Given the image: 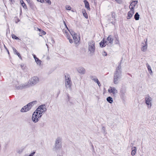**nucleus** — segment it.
I'll return each mask as SVG.
<instances>
[{
    "label": "nucleus",
    "mask_w": 156,
    "mask_h": 156,
    "mask_svg": "<svg viewBox=\"0 0 156 156\" xmlns=\"http://www.w3.org/2000/svg\"><path fill=\"white\" fill-rule=\"evenodd\" d=\"M121 61L122 60L119 62L118 66L116 68V71L114 74L113 82L115 84H116L118 83V81L121 78Z\"/></svg>",
    "instance_id": "1"
},
{
    "label": "nucleus",
    "mask_w": 156,
    "mask_h": 156,
    "mask_svg": "<svg viewBox=\"0 0 156 156\" xmlns=\"http://www.w3.org/2000/svg\"><path fill=\"white\" fill-rule=\"evenodd\" d=\"M95 43L93 40H90L88 42V50L91 56L94 55L95 51Z\"/></svg>",
    "instance_id": "2"
},
{
    "label": "nucleus",
    "mask_w": 156,
    "mask_h": 156,
    "mask_svg": "<svg viewBox=\"0 0 156 156\" xmlns=\"http://www.w3.org/2000/svg\"><path fill=\"white\" fill-rule=\"evenodd\" d=\"M42 115V113L38 111H36V110L33 114L32 117V120L34 123L37 122L39 120V119L41 117Z\"/></svg>",
    "instance_id": "3"
},
{
    "label": "nucleus",
    "mask_w": 156,
    "mask_h": 156,
    "mask_svg": "<svg viewBox=\"0 0 156 156\" xmlns=\"http://www.w3.org/2000/svg\"><path fill=\"white\" fill-rule=\"evenodd\" d=\"M65 85L67 88L70 90H71V85L72 83L70 79V76L69 75H65Z\"/></svg>",
    "instance_id": "4"
},
{
    "label": "nucleus",
    "mask_w": 156,
    "mask_h": 156,
    "mask_svg": "<svg viewBox=\"0 0 156 156\" xmlns=\"http://www.w3.org/2000/svg\"><path fill=\"white\" fill-rule=\"evenodd\" d=\"M39 78L37 76H34L30 79L28 82L30 87L32 86L39 82Z\"/></svg>",
    "instance_id": "5"
},
{
    "label": "nucleus",
    "mask_w": 156,
    "mask_h": 156,
    "mask_svg": "<svg viewBox=\"0 0 156 156\" xmlns=\"http://www.w3.org/2000/svg\"><path fill=\"white\" fill-rule=\"evenodd\" d=\"M38 111L42 114L47 111L46 105L45 104H42L39 106L36 109Z\"/></svg>",
    "instance_id": "6"
},
{
    "label": "nucleus",
    "mask_w": 156,
    "mask_h": 156,
    "mask_svg": "<svg viewBox=\"0 0 156 156\" xmlns=\"http://www.w3.org/2000/svg\"><path fill=\"white\" fill-rule=\"evenodd\" d=\"M152 98L148 95H147L145 98V102L146 104L148 105V108H151V101Z\"/></svg>",
    "instance_id": "7"
},
{
    "label": "nucleus",
    "mask_w": 156,
    "mask_h": 156,
    "mask_svg": "<svg viewBox=\"0 0 156 156\" xmlns=\"http://www.w3.org/2000/svg\"><path fill=\"white\" fill-rule=\"evenodd\" d=\"M30 87L28 83H23L20 86H16L15 87L17 90H22L23 89L26 88Z\"/></svg>",
    "instance_id": "8"
},
{
    "label": "nucleus",
    "mask_w": 156,
    "mask_h": 156,
    "mask_svg": "<svg viewBox=\"0 0 156 156\" xmlns=\"http://www.w3.org/2000/svg\"><path fill=\"white\" fill-rule=\"evenodd\" d=\"M108 91L110 93H112L113 94V96L114 97H116V94L118 93V90L115 88L110 87L109 89L108 90Z\"/></svg>",
    "instance_id": "9"
},
{
    "label": "nucleus",
    "mask_w": 156,
    "mask_h": 156,
    "mask_svg": "<svg viewBox=\"0 0 156 156\" xmlns=\"http://www.w3.org/2000/svg\"><path fill=\"white\" fill-rule=\"evenodd\" d=\"M61 139L58 137L56 139L55 142V146L56 149H58L61 147Z\"/></svg>",
    "instance_id": "10"
},
{
    "label": "nucleus",
    "mask_w": 156,
    "mask_h": 156,
    "mask_svg": "<svg viewBox=\"0 0 156 156\" xmlns=\"http://www.w3.org/2000/svg\"><path fill=\"white\" fill-rule=\"evenodd\" d=\"M141 45V51L144 52L146 51L147 49V39L146 40V41H144V42L142 43Z\"/></svg>",
    "instance_id": "11"
},
{
    "label": "nucleus",
    "mask_w": 156,
    "mask_h": 156,
    "mask_svg": "<svg viewBox=\"0 0 156 156\" xmlns=\"http://www.w3.org/2000/svg\"><path fill=\"white\" fill-rule=\"evenodd\" d=\"M29 104L25 106H23L21 109L20 112H27L30 110V107Z\"/></svg>",
    "instance_id": "12"
},
{
    "label": "nucleus",
    "mask_w": 156,
    "mask_h": 156,
    "mask_svg": "<svg viewBox=\"0 0 156 156\" xmlns=\"http://www.w3.org/2000/svg\"><path fill=\"white\" fill-rule=\"evenodd\" d=\"M77 70L81 74H83L85 73V69L82 67H78Z\"/></svg>",
    "instance_id": "13"
},
{
    "label": "nucleus",
    "mask_w": 156,
    "mask_h": 156,
    "mask_svg": "<svg viewBox=\"0 0 156 156\" xmlns=\"http://www.w3.org/2000/svg\"><path fill=\"white\" fill-rule=\"evenodd\" d=\"M126 93V89L124 88H121L120 89V97L121 98L123 99L125 96Z\"/></svg>",
    "instance_id": "14"
},
{
    "label": "nucleus",
    "mask_w": 156,
    "mask_h": 156,
    "mask_svg": "<svg viewBox=\"0 0 156 156\" xmlns=\"http://www.w3.org/2000/svg\"><path fill=\"white\" fill-rule=\"evenodd\" d=\"M136 4V1H135L133 2L130 4L129 8L132 11H134V8Z\"/></svg>",
    "instance_id": "15"
},
{
    "label": "nucleus",
    "mask_w": 156,
    "mask_h": 156,
    "mask_svg": "<svg viewBox=\"0 0 156 156\" xmlns=\"http://www.w3.org/2000/svg\"><path fill=\"white\" fill-rule=\"evenodd\" d=\"M107 43V41L103 39L99 43L100 47L101 48L104 47L105 46V43Z\"/></svg>",
    "instance_id": "16"
},
{
    "label": "nucleus",
    "mask_w": 156,
    "mask_h": 156,
    "mask_svg": "<svg viewBox=\"0 0 156 156\" xmlns=\"http://www.w3.org/2000/svg\"><path fill=\"white\" fill-rule=\"evenodd\" d=\"M134 13V11L131 10L128 13V16H127V19H130Z\"/></svg>",
    "instance_id": "17"
},
{
    "label": "nucleus",
    "mask_w": 156,
    "mask_h": 156,
    "mask_svg": "<svg viewBox=\"0 0 156 156\" xmlns=\"http://www.w3.org/2000/svg\"><path fill=\"white\" fill-rule=\"evenodd\" d=\"M83 2L85 4V8L88 9H90V5L88 2L87 0H84Z\"/></svg>",
    "instance_id": "18"
},
{
    "label": "nucleus",
    "mask_w": 156,
    "mask_h": 156,
    "mask_svg": "<svg viewBox=\"0 0 156 156\" xmlns=\"http://www.w3.org/2000/svg\"><path fill=\"white\" fill-rule=\"evenodd\" d=\"M107 41H108L109 43L110 44H112L113 42V39L112 37V36L110 35L107 38Z\"/></svg>",
    "instance_id": "19"
},
{
    "label": "nucleus",
    "mask_w": 156,
    "mask_h": 156,
    "mask_svg": "<svg viewBox=\"0 0 156 156\" xmlns=\"http://www.w3.org/2000/svg\"><path fill=\"white\" fill-rule=\"evenodd\" d=\"M70 34L72 36L73 38H75V36L77 35V34L75 32H74L73 30H69V29L68 30Z\"/></svg>",
    "instance_id": "20"
},
{
    "label": "nucleus",
    "mask_w": 156,
    "mask_h": 156,
    "mask_svg": "<svg viewBox=\"0 0 156 156\" xmlns=\"http://www.w3.org/2000/svg\"><path fill=\"white\" fill-rule=\"evenodd\" d=\"M13 50L15 54H16L20 59H22V58L20 54L18 53L17 50L14 48H13Z\"/></svg>",
    "instance_id": "21"
},
{
    "label": "nucleus",
    "mask_w": 156,
    "mask_h": 156,
    "mask_svg": "<svg viewBox=\"0 0 156 156\" xmlns=\"http://www.w3.org/2000/svg\"><path fill=\"white\" fill-rule=\"evenodd\" d=\"M37 102L36 101H34L29 103L27 105H29V106H30V109H31L32 107L34 105L36 104L37 103Z\"/></svg>",
    "instance_id": "22"
},
{
    "label": "nucleus",
    "mask_w": 156,
    "mask_h": 156,
    "mask_svg": "<svg viewBox=\"0 0 156 156\" xmlns=\"http://www.w3.org/2000/svg\"><path fill=\"white\" fill-rule=\"evenodd\" d=\"M106 100L110 104H112L113 102V100L112 98L110 96L108 97Z\"/></svg>",
    "instance_id": "23"
},
{
    "label": "nucleus",
    "mask_w": 156,
    "mask_h": 156,
    "mask_svg": "<svg viewBox=\"0 0 156 156\" xmlns=\"http://www.w3.org/2000/svg\"><path fill=\"white\" fill-rule=\"evenodd\" d=\"M136 150V147H134L132 148V151H131V154L132 156H133L135 154Z\"/></svg>",
    "instance_id": "24"
},
{
    "label": "nucleus",
    "mask_w": 156,
    "mask_h": 156,
    "mask_svg": "<svg viewBox=\"0 0 156 156\" xmlns=\"http://www.w3.org/2000/svg\"><path fill=\"white\" fill-rule=\"evenodd\" d=\"M147 66L148 70L150 74V75H152V71L151 67L147 63Z\"/></svg>",
    "instance_id": "25"
},
{
    "label": "nucleus",
    "mask_w": 156,
    "mask_h": 156,
    "mask_svg": "<svg viewBox=\"0 0 156 156\" xmlns=\"http://www.w3.org/2000/svg\"><path fill=\"white\" fill-rule=\"evenodd\" d=\"M73 40H74V43L76 44H78L80 40V37H79V38L77 37L76 36H75V38H73Z\"/></svg>",
    "instance_id": "26"
},
{
    "label": "nucleus",
    "mask_w": 156,
    "mask_h": 156,
    "mask_svg": "<svg viewBox=\"0 0 156 156\" xmlns=\"http://www.w3.org/2000/svg\"><path fill=\"white\" fill-rule=\"evenodd\" d=\"M20 3L22 5L25 9H27V6L26 4L24 3L23 1L22 0L20 1Z\"/></svg>",
    "instance_id": "27"
},
{
    "label": "nucleus",
    "mask_w": 156,
    "mask_h": 156,
    "mask_svg": "<svg viewBox=\"0 0 156 156\" xmlns=\"http://www.w3.org/2000/svg\"><path fill=\"white\" fill-rule=\"evenodd\" d=\"M82 12L84 16L86 19L88 18V16L86 12V11L85 10L83 11V10H82Z\"/></svg>",
    "instance_id": "28"
},
{
    "label": "nucleus",
    "mask_w": 156,
    "mask_h": 156,
    "mask_svg": "<svg viewBox=\"0 0 156 156\" xmlns=\"http://www.w3.org/2000/svg\"><path fill=\"white\" fill-rule=\"evenodd\" d=\"M90 78L92 80H93L96 83L97 82V81H98V79L96 76H91Z\"/></svg>",
    "instance_id": "29"
},
{
    "label": "nucleus",
    "mask_w": 156,
    "mask_h": 156,
    "mask_svg": "<svg viewBox=\"0 0 156 156\" xmlns=\"http://www.w3.org/2000/svg\"><path fill=\"white\" fill-rule=\"evenodd\" d=\"M24 149V148L23 147H22L20 149L18 150L17 151V152L19 154H21L22 152L23 151Z\"/></svg>",
    "instance_id": "30"
},
{
    "label": "nucleus",
    "mask_w": 156,
    "mask_h": 156,
    "mask_svg": "<svg viewBox=\"0 0 156 156\" xmlns=\"http://www.w3.org/2000/svg\"><path fill=\"white\" fill-rule=\"evenodd\" d=\"M35 61L38 65H41V61L38 58L35 60Z\"/></svg>",
    "instance_id": "31"
},
{
    "label": "nucleus",
    "mask_w": 156,
    "mask_h": 156,
    "mask_svg": "<svg viewBox=\"0 0 156 156\" xmlns=\"http://www.w3.org/2000/svg\"><path fill=\"white\" fill-rule=\"evenodd\" d=\"M12 38L13 39H14L16 40H17L19 39V38L18 37H17L14 34H12Z\"/></svg>",
    "instance_id": "32"
},
{
    "label": "nucleus",
    "mask_w": 156,
    "mask_h": 156,
    "mask_svg": "<svg viewBox=\"0 0 156 156\" xmlns=\"http://www.w3.org/2000/svg\"><path fill=\"white\" fill-rule=\"evenodd\" d=\"M40 34H41V35H40V36H41L42 35H45L46 34V33L44 31V30H42L41 31V32H40Z\"/></svg>",
    "instance_id": "33"
},
{
    "label": "nucleus",
    "mask_w": 156,
    "mask_h": 156,
    "mask_svg": "<svg viewBox=\"0 0 156 156\" xmlns=\"http://www.w3.org/2000/svg\"><path fill=\"white\" fill-rule=\"evenodd\" d=\"M66 9L67 10H70L71 9V7L69 5H67L66 6Z\"/></svg>",
    "instance_id": "34"
},
{
    "label": "nucleus",
    "mask_w": 156,
    "mask_h": 156,
    "mask_svg": "<svg viewBox=\"0 0 156 156\" xmlns=\"http://www.w3.org/2000/svg\"><path fill=\"white\" fill-rule=\"evenodd\" d=\"M46 2L50 5L51 4V2L50 0H44V2Z\"/></svg>",
    "instance_id": "35"
},
{
    "label": "nucleus",
    "mask_w": 156,
    "mask_h": 156,
    "mask_svg": "<svg viewBox=\"0 0 156 156\" xmlns=\"http://www.w3.org/2000/svg\"><path fill=\"white\" fill-rule=\"evenodd\" d=\"M102 55L104 56H106L107 55V54L106 52L104 51L102 53Z\"/></svg>",
    "instance_id": "36"
},
{
    "label": "nucleus",
    "mask_w": 156,
    "mask_h": 156,
    "mask_svg": "<svg viewBox=\"0 0 156 156\" xmlns=\"http://www.w3.org/2000/svg\"><path fill=\"white\" fill-rule=\"evenodd\" d=\"M102 130L103 131V133H106L105 131V128L104 126H103L102 128Z\"/></svg>",
    "instance_id": "37"
},
{
    "label": "nucleus",
    "mask_w": 156,
    "mask_h": 156,
    "mask_svg": "<svg viewBox=\"0 0 156 156\" xmlns=\"http://www.w3.org/2000/svg\"><path fill=\"white\" fill-rule=\"evenodd\" d=\"M35 152L34 151L33 152L31 153L29 155L27 156H33L34 154H35Z\"/></svg>",
    "instance_id": "38"
},
{
    "label": "nucleus",
    "mask_w": 156,
    "mask_h": 156,
    "mask_svg": "<svg viewBox=\"0 0 156 156\" xmlns=\"http://www.w3.org/2000/svg\"><path fill=\"white\" fill-rule=\"evenodd\" d=\"M4 47L6 49V50L7 51L8 54L9 55V51L8 49V48H6V47L5 46V45H4Z\"/></svg>",
    "instance_id": "39"
},
{
    "label": "nucleus",
    "mask_w": 156,
    "mask_h": 156,
    "mask_svg": "<svg viewBox=\"0 0 156 156\" xmlns=\"http://www.w3.org/2000/svg\"><path fill=\"white\" fill-rule=\"evenodd\" d=\"M37 2L43 3L44 2V0H37Z\"/></svg>",
    "instance_id": "40"
},
{
    "label": "nucleus",
    "mask_w": 156,
    "mask_h": 156,
    "mask_svg": "<svg viewBox=\"0 0 156 156\" xmlns=\"http://www.w3.org/2000/svg\"><path fill=\"white\" fill-rule=\"evenodd\" d=\"M67 97H68V101H69L70 100V96L68 94H67Z\"/></svg>",
    "instance_id": "41"
},
{
    "label": "nucleus",
    "mask_w": 156,
    "mask_h": 156,
    "mask_svg": "<svg viewBox=\"0 0 156 156\" xmlns=\"http://www.w3.org/2000/svg\"><path fill=\"white\" fill-rule=\"evenodd\" d=\"M63 23H64V25H65V27H66V28H67V29L68 30H69V29H68V27H67V25H66V23L64 21H63Z\"/></svg>",
    "instance_id": "42"
},
{
    "label": "nucleus",
    "mask_w": 156,
    "mask_h": 156,
    "mask_svg": "<svg viewBox=\"0 0 156 156\" xmlns=\"http://www.w3.org/2000/svg\"><path fill=\"white\" fill-rule=\"evenodd\" d=\"M66 37L68 40L70 38L69 35V34H66Z\"/></svg>",
    "instance_id": "43"
},
{
    "label": "nucleus",
    "mask_w": 156,
    "mask_h": 156,
    "mask_svg": "<svg viewBox=\"0 0 156 156\" xmlns=\"http://www.w3.org/2000/svg\"><path fill=\"white\" fill-rule=\"evenodd\" d=\"M69 40V42L70 43H72L73 42V41L72 39L70 38V39Z\"/></svg>",
    "instance_id": "44"
},
{
    "label": "nucleus",
    "mask_w": 156,
    "mask_h": 156,
    "mask_svg": "<svg viewBox=\"0 0 156 156\" xmlns=\"http://www.w3.org/2000/svg\"><path fill=\"white\" fill-rule=\"evenodd\" d=\"M33 57L34 58V59L35 60L36 59H37V57L36 55H34V54H33Z\"/></svg>",
    "instance_id": "45"
},
{
    "label": "nucleus",
    "mask_w": 156,
    "mask_h": 156,
    "mask_svg": "<svg viewBox=\"0 0 156 156\" xmlns=\"http://www.w3.org/2000/svg\"><path fill=\"white\" fill-rule=\"evenodd\" d=\"M97 84H98V86H99V87H100L101 86V84L99 82V81H97Z\"/></svg>",
    "instance_id": "46"
},
{
    "label": "nucleus",
    "mask_w": 156,
    "mask_h": 156,
    "mask_svg": "<svg viewBox=\"0 0 156 156\" xmlns=\"http://www.w3.org/2000/svg\"><path fill=\"white\" fill-rule=\"evenodd\" d=\"M119 41L117 39H116V41H115V43L116 44H117L118 43Z\"/></svg>",
    "instance_id": "47"
},
{
    "label": "nucleus",
    "mask_w": 156,
    "mask_h": 156,
    "mask_svg": "<svg viewBox=\"0 0 156 156\" xmlns=\"http://www.w3.org/2000/svg\"><path fill=\"white\" fill-rule=\"evenodd\" d=\"M140 15L138 14V13L137 12V20H138L140 18Z\"/></svg>",
    "instance_id": "48"
},
{
    "label": "nucleus",
    "mask_w": 156,
    "mask_h": 156,
    "mask_svg": "<svg viewBox=\"0 0 156 156\" xmlns=\"http://www.w3.org/2000/svg\"><path fill=\"white\" fill-rule=\"evenodd\" d=\"M134 19L136 20V12L135 14Z\"/></svg>",
    "instance_id": "49"
},
{
    "label": "nucleus",
    "mask_w": 156,
    "mask_h": 156,
    "mask_svg": "<svg viewBox=\"0 0 156 156\" xmlns=\"http://www.w3.org/2000/svg\"><path fill=\"white\" fill-rule=\"evenodd\" d=\"M115 21H113L111 22V23L113 24L114 25L115 23Z\"/></svg>",
    "instance_id": "50"
},
{
    "label": "nucleus",
    "mask_w": 156,
    "mask_h": 156,
    "mask_svg": "<svg viewBox=\"0 0 156 156\" xmlns=\"http://www.w3.org/2000/svg\"><path fill=\"white\" fill-rule=\"evenodd\" d=\"M44 125V123H41V126H42V127H43Z\"/></svg>",
    "instance_id": "51"
},
{
    "label": "nucleus",
    "mask_w": 156,
    "mask_h": 156,
    "mask_svg": "<svg viewBox=\"0 0 156 156\" xmlns=\"http://www.w3.org/2000/svg\"><path fill=\"white\" fill-rule=\"evenodd\" d=\"M38 30L40 32H41V31L42 30L39 29V28H37Z\"/></svg>",
    "instance_id": "52"
},
{
    "label": "nucleus",
    "mask_w": 156,
    "mask_h": 156,
    "mask_svg": "<svg viewBox=\"0 0 156 156\" xmlns=\"http://www.w3.org/2000/svg\"><path fill=\"white\" fill-rule=\"evenodd\" d=\"M20 66L22 68H23V65L22 64L20 65Z\"/></svg>",
    "instance_id": "53"
},
{
    "label": "nucleus",
    "mask_w": 156,
    "mask_h": 156,
    "mask_svg": "<svg viewBox=\"0 0 156 156\" xmlns=\"http://www.w3.org/2000/svg\"><path fill=\"white\" fill-rule=\"evenodd\" d=\"M112 17L113 18H115V16L112 14Z\"/></svg>",
    "instance_id": "54"
},
{
    "label": "nucleus",
    "mask_w": 156,
    "mask_h": 156,
    "mask_svg": "<svg viewBox=\"0 0 156 156\" xmlns=\"http://www.w3.org/2000/svg\"><path fill=\"white\" fill-rule=\"evenodd\" d=\"M115 1H116L117 2H121L120 0H115Z\"/></svg>",
    "instance_id": "55"
},
{
    "label": "nucleus",
    "mask_w": 156,
    "mask_h": 156,
    "mask_svg": "<svg viewBox=\"0 0 156 156\" xmlns=\"http://www.w3.org/2000/svg\"><path fill=\"white\" fill-rule=\"evenodd\" d=\"M10 2H12V0H9Z\"/></svg>",
    "instance_id": "56"
},
{
    "label": "nucleus",
    "mask_w": 156,
    "mask_h": 156,
    "mask_svg": "<svg viewBox=\"0 0 156 156\" xmlns=\"http://www.w3.org/2000/svg\"><path fill=\"white\" fill-rule=\"evenodd\" d=\"M54 42H55L54 41V40H53V41H52V43H54Z\"/></svg>",
    "instance_id": "57"
},
{
    "label": "nucleus",
    "mask_w": 156,
    "mask_h": 156,
    "mask_svg": "<svg viewBox=\"0 0 156 156\" xmlns=\"http://www.w3.org/2000/svg\"><path fill=\"white\" fill-rule=\"evenodd\" d=\"M57 156H62V155H59Z\"/></svg>",
    "instance_id": "58"
},
{
    "label": "nucleus",
    "mask_w": 156,
    "mask_h": 156,
    "mask_svg": "<svg viewBox=\"0 0 156 156\" xmlns=\"http://www.w3.org/2000/svg\"><path fill=\"white\" fill-rule=\"evenodd\" d=\"M27 0V2H28V0Z\"/></svg>",
    "instance_id": "59"
}]
</instances>
